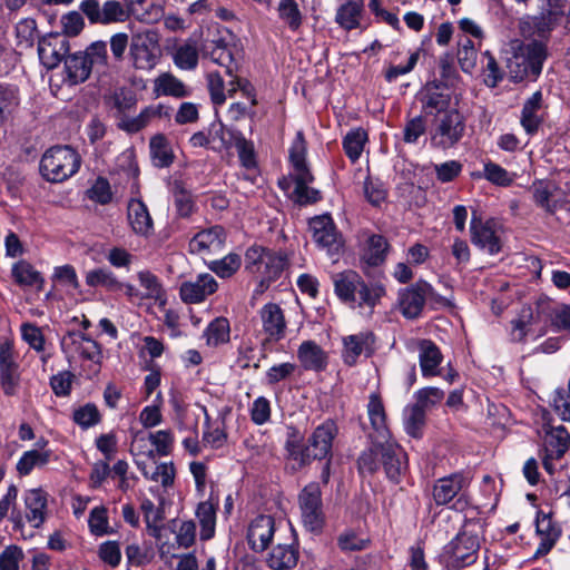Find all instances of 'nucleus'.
<instances>
[{
	"instance_id": "1a4fd4ad",
	"label": "nucleus",
	"mask_w": 570,
	"mask_h": 570,
	"mask_svg": "<svg viewBox=\"0 0 570 570\" xmlns=\"http://www.w3.org/2000/svg\"><path fill=\"white\" fill-rule=\"evenodd\" d=\"M130 57L135 68L151 70L158 63L160 48L155 32H140L132 37Z\"/></svg>"
},
{
	"instance_id": "49530a36",
	"label": "nucleus",
	"mask_w": 570,
	"mask_h": 570,
	"mask_svg": "<svg viewBox=\"0 0 570 570\" xmlns=\"http://www.w3.org/2000/svg\"><path fill=\"white\" fill-rule=\"evenodd\" d=\"M86 283L91 287L101 286L109 292H119L124 287L116 275L107 268H96L87 272Z\"/></svg>"
},
{
	"instance_id": "2eb2a0df",
	"label": "nucleus",
	"mask_w": 570,
	"mask_h": 570,
	"mask_svg": "<svg viewBox=\"0 0 570 570\" xmlns=\"http://www.w3.org/2000/svg\"><path fill=\"white\" fill-rule=\"evenodd\" d=\"M62 350L66 353H76L81 358L92 363L91 372L97 374L100 371L101 348L99 344L79 332H71L62 338Z\"/></svg>"
},
{
	"instance_id": "338daca9",
	"label": "nucleus",
	"mask_w": 570,
	"mask_h": 570,
	"mask_svg": "<svg viewBox=\"0 0 570 570\" xmlns=\"http://www.w3.org/2000/svg\"><path fill=\"white\" fill-rule=\"evenodd\" d=\"M73 421L82 429H88L98 424L101 420L98 407L92 403H87L83 406L73 411Z\"/></svg>"
},
{
	"instance_id": "6ab92c4d",
	"label": "nucleus",
	"mask_w": 570,
	"mask_h": 570,
	"mask_svg": "<svg viewBox=\"0 0 570 570\" xmlns=\"http://www.w3.org/2000/svg\"><path fill=\"white\" fill-rule=\"evenodd\" d=\"M342 360L344 364L354 366L361 355L371 356L375 350V336L372 332L365 331L346 335L342 338Z\"/></svg>"
},
{
	"instance_id": "13d9d810",
	"label": "nucleus",
	"mask_w": 570,
	"mask_h": 570,
	"mask_svg": "<svg viewBox=\"0 0 570 570\" xmlns=\"http://www.w3.org/2000/svg\"><path fill=\"white\" fill-rule=\"evenodd\" d=\"M375 444L374 446L362 452L357 460V466L361 474H373L379 470L381 464V445Z\"/></svg>"
},
{
	"instance_id": "6e6d98bb",
	"label": "nucleus",
	"mask_w": 570,
	"mask_h": 570,
	"mask_svg": "<svg viewBox=\"0 0 570 570\" xmlns=\"http://www.w3.org/2000/svg\"><path fill=\"white\" fill-rule=\"evenodd\" d=\"M50 453L48 451L30 450L23 453L17 463V470L20 474H29L33 468L43 466L48 463Z\"/></svg>"
},
{
	"instance_id": "37998d69",
	"label": "nucleus",
	"mask_w": 570,
	"mask_h": 570,
	"mask_svg": "<svg viewBox=\"0 0 570 570\" xmlns=\"http://www.w3.org/2000/svg\"><path fill=\"white\" fill-rule=\"evenodd\" d=\"M367 414L372 428L383 439L387 436L389 431L386 426V414L381 396L377 393H372L368 397Z\"/></svg>"
},
{
	"instance_id": "3c124183",
	"label": "nucleus",
	"mask_w": 570,
	"mask_h": 570,
	"mask_svg": "<svg viewBox=\"0 0 570 570\" xmlns=\"http://www.w3.org/2000/svg\"><path fill=\"white\" fill-rule=\"evenodd\" d=\"M533 322V312L529 306L521 308L518 316L511 321L510 337L513 342H523Z\"/></svg>"
},
{
	"instance_id": "58836bf2",
	"label": "nucleus",
	"mask_w": 570,
	"mask_h": 570,
	"mask_svg": "<svg viewBox=\"0 0 570 570\" xmlns=\"http://www.w3.org/2000/svg\"><path fill=\"white\" fill-rule=\"evenodd\" d=\"M314 180L311 171L294 174L295 188L293 199L299 205L314 204L321 199V193L308 186Z\"/></svg>"
},
{
	"instance_id": "4d7b16f0",
	"label": "nucleus",
	"mask_w": 570,
	"mask_h": 570,
	"mask_svg": "<svg viewBox=\"0 0 570 570\" xmlns=\"http://www.w3.org/2000/svg\"><path fill=\"white\" fill-rule=\"evenodd\" d=\"M240 256L237 254H228L222 259L213 261L208 267L212 272L222 278H228L233 276L240 267Z\"/></svg>"
},
{
	"instance_id": "bf43d9fd",
	"label": "nucleus",
	"mask_w": 570,
	"mask_h": 570,
	"mask_svg": "<svg viewBox=\"0 0 570 570\" xmlns=\"http://www.w3.org/2000/svg\"><path fill=\"white\" fill-rule=\"evenodd\" d=\"M148 440L155 448V455L167 456L173 452L175 438L171 430H158L149 433Z\"/></svg>"
},
{
	"instance_id": "473e14b6",
	"label": "nucleus",
	"mask_w": 570,
	"mask_h": 570,
	"mask_svg": "<svg viewBox=\"0 0 570 570\" xmlns=\"http://www.w3.org/2000/svg\"><path fill=\"white\" fill-rule=\"evenodd\" d=\"M363 11L364 0H343L336 10L335 22L351 31L360 27Z\"/></svg>"
},
{
	"instance_id": "6e6552de",
	"label": "nucleus",
	"mask_w": 570,
	"mask_h": 570,
	"mask_svg": "<svg viewBox=\"0 0 570 570\" xmlns=\"http://www.w3.org/2000/svg\"><path fill=\"white\" fill-rule=\"evenodd\" d=\"M303 525L311 532H321L325 524L322 490L317 482L306 484L298 494Z\"/></svg>"
},
{
	"instance_id": "5701e85b",
	"label": "nucleus",
	"mask_w": 570,
	"mask_h": 570,
	"mask_svg": "<svg viewBox=\"0 0 570 570\" xmlns=\"http://www.w3.org/2000/svg\"><path fill=\"white\" fill-rule=\"evenodd\" d=\"M258 314L266 341L278 342L285 337L287 323L284 312L278 304L267 303L261 308Z\"/></svg>"
},
{
	"instance_id": "f3484780",
	"label": "nucleus",
	"mask_w": 570,
	"mask_h": 570,
	"mask_svg": "<svg viewBox=\"0 0 570 570\" xmlns=\"http://www.w3.org/2000/svg\"><path fill=\"white\" fill-rule=\"evenodd\" d=\"M313 240L325 248L331 256L337 255L343 246L333 219L328 215L316 216L309 220Z\"/></svg>"
},
{
	"instance_id": "f8f14e48",
	"label": "nucleus",
	"mask_w": 570,
	"mask_h": 570,
	"mask_svg": "<svg viewBox=\"0 0 570 570\" xmlns=\"http://www.w3.org/2000/svg\"><path fill=\"white\" fill-rule=\"evenodd\" d=\"M570 445V434L562 426L551 428L544 438L543 449L540 451L543 469L553 474L556 471L554 461L560 460Z\"/></svg>"
},
{
	"instance_id": "423d86ee",
	"label": "nucleus",
	"mask_w": 570,
	"mask_h": 570,
	"mask_svg": "<svg viewBox=\"0 0 570 570\" xmlns=\"http://www.w3.org/2000/svg\"><path fill=\"white\" fill-rule=\"evenodd\" d=\"M480 523L466 522L456 537L448 544V567L459 570L475 562L480 548Z\"/></svg>"
},
{
	"instance_id": "7ed1b4c3",
	"label": "nucleus",
	"mask_w": 570,
	"mask_h": 570,
	"mask_svg": "<svg viewBox=\"0 0 570 570\" xmlns=\"http://www.w3.org/2000/svg\"><path fill=\"white\" fill-rule=\"evenodd\" d=\"M569 0H539L537 14H527L519 21V30L523 37L548 39L551 32L567 24Z\"/></svg>"
},
{
	"instance_id": "052dcab7",
	"label": "nucleus",
	"mask_w": 570,
	"mask_h": 570,
	"mask_svg": "<svg viewBox=\"0 0 570 570\" xmlns=\"http://www.w3.org/2000/svg\"><path fill=\"white\" fill-rule=\"evenodd\" d=\"M174 205L180 217H189L195 209V202L191 194L181 184L174 185Z\"/></svg>"
},
{
	"instance_id": "a19ab883",
	"label": "nucleus",
	"mask_w": 570,
	"mask_h": 570,
	"mask_svg": "<svg viewBox=\"0 0 570 570\" xmlns=\"http://www.w3.org/2000/svg\"><path fill=\"white\" fill-rule=\"evenodd\" d=\"M286 258L283 254L271 249L265 250L259 269L254 274L265 276L267 283L276 279L285 267Z\"/></svg>"
},
{
	"instance_id": "0e129e2a",
	"label": "nucleus",
	"mask_w": 570,
	"mask_h": 570,
	"mask_svg": "<svg viewBox=\"0 0 570 570\" xmlns=\"http://www.w3.org/2000/svg\"><path fill=\"white\" fill-rule=\"evenodd\" d=\"M278 12L292 30H296L302 24V14L295 0H281Z\"/></svg>"
},
{
	"instance_id": "a878e982",
	"label": "nucleus",
	"mask_w": 570,
	"mask_h": 570,
	"mask_svg": "<svg viewBox=\"0 0 570 570\" xmlns=\"http://www.w3.org/2000/svg\"><path fill=\"white\" fill-rule=\"evenodd\" d=\"M381 461L387 478L393 482H399L407 466L406 453L403 449L393 442L383 443L381 445Z\"/></svg>"
},
{
	"instance_id": "c03bdc74",
	"label": "nucleus",
	"mask_w": 570,
	"mask_h": 570,
	"mask_svg": "<svg viewBox=\"0 0 570 570\" xmlns=\"http://www.w3.org/2000/svg\"><path fill=\"white\" fill-rule=\"evenodd\" d=\"M199 50L195 40H187L175 49L173 59L183 70H194L198 65Z\"/></svg>"
},
{
	"instance_id": "dca6fc26",
	"label": "nucleus",
	"mask_w": 570,
	"mask_h": 570,
	"mask_svg": "<svg viewBox=\"0 0 570 570\" xmlns=\"http://www.w3.org/2000/svg\"><path fill=\"white\" fill-rule=\"evenodd\" d=\"M464 130V117L455 109L450 110L440 119L432 141L442 148L453 147L463 137Z\"/></svg>"
},
{
	"instance_id": "774afa93",
	"label": "nucleus",
	"mask_w": 570,
	"mask_h": 570,
	"mask_svg": "<svg viewBox=\"0 0 570 570\" xmlns=\"http://www.w3.org/2000/svg\"><path fill=\"white\" fill-rule=\"evenodd\" d=\"M552 406L562 421L570 422V380L566 387L554 392Z\"/></svg>"
},
{
	"instance_id": "79ce46f5",
	"label": "nucleus",
	"mask_w": 570,
	"mask_h": 570,
	"mask_svg": "<svg viewBox=\"0 0 570 570\" xmlns=\"http://www.w3.org/2000/svg\"><path fill=\"white\" fill-rule=\"evenodd\" d=\"M200 525V539L206 541L214 537L216 528V507L210 501L200 502L196 509Z\"/></svg>"
},
{
	"instance_id": "39448f33",
	"label": "nucleus",
	"mask_w": 570,
	"mask_h": 570,
	"mask_svg": "<svg viewBox=\"0 0 570 570\" xmlns=\"http://www.w3.org/2000/svg\"><path fill=\"white\" fill-rule=\"evenodd\" d=\"M81 158L69 146L49 148L41 157L40 174L50 183H61L75 175L80 167Z\"/></svg>"
},
{
	"instance_id": "2f4dec72",
	"label": "nucleus",
	"mask_w": 570,
	"mask_h": 570,
	"mask_svg": "<svg viewBox=\"0 0 570 570\" xmlns=\"http://www.w3.org/2000/svg\"><path fill=\"white\" fill-rule=\"evenodd\" d=\"M127 219L131 229L141 236L153 232V219L147 206L139 199H131L127 208Z\"/></svg>"
},
{
	"instance_id": "de8ad7c7",
	"label": "nucleus",
	"mask_w": 570,
	"mask_h": 570,
	"mask_svg": "<svg viewBox=\"0 0 570 570\" xmlns=\"http://www.w3.org/2000/svg\"><path fill=\"white\" fill-rule=\"evenodd\" d=\"M425 425V411L421 405H410L404 410V429L406 433L414 438L420 439L423 434Z\"/></svg>"
},
{
	"instance_id": "9d476101",
	"label": "nucleus",
	"mask_w": 570,
	"mask_h": 570,
	"mask_svg": "<svg viewBox=\"0 0 570 570\" xmlns=\"http://www.w3.org/2000/svg\"><path fill=\"white\" fill-rule=\"evenodd\" d=\"M79 8L92 24H110L127 19L124 6L117 0H107L102 6L99 0H82Z\"/></svg>"
},
{
	"instance_id": "603ef678",
	"label": "nucleus",
	"mask_w": 570,
	"mask_h": 570,
	"mask_svg": "<svg viewBox=\"0 0 570 570\" xmlns=\"http://www.w3.org/2000/svg\"><path fill=\"white\" fill-rule=\"evenodd\" d=\"M229 322L225 317H217L209 323L205 331L207 344L217 346L229 341Z\"/></svg>"
},
{
	"instance_id": "cd10ccee",
	"label": "nucleus",
	"mask_w": 570,
	"mask_h": 570,
	"mask_svg": "<svg viewBox=\"0 0 570 570\" xmlns=\"http://www.w3.org/2000/svg\"><path fill=\"white\" fill-rule=\"evenodd\" d=\"M534 204L547 214L554 215L563 206V200L556 197L557 186L548 180H535L529 188Z\"/></svg>"
},
{
	"instance_id": "09e8293b",
	"label": "nucleus",
	"mask_w": 570,
	"mask_h": 570,
	"mask_svg": "<svg viewBox=\"0 0 570 570\" xmlns=\"http://www.w3.org/2000/svg\"><path fill=\"white\" fill-rule=\"evenodd\" d=\"M366 141L367 132L362 128L353 129L344 137V151L353 163L360 158Z\"/></svg>"
},
{
	"instance_id": "ddd939ff",
	"label": "nucleus",
	"mask_w": 570,
	"mask_h": 570,
	"mask_svg": "<svg viewBox=\"0 0 570 570\" xmlns=\"http://www.w3.org/2000/svg\"><path fill=\"white\" fill-rule=\"evenodd\" d=\"M338 433L335 421L328 419L317 425L307 439V456L309 460L331 458L334 440Z\"/></svg>"
},
{
	"instance_id": "f257e3e1",
	"label": "nucleus",
	"mask_w": 570,
	"mask_h": 570,
	"mask_svg": "<svg viewBox=\"0 0 570 570\" xmlns=\"http://www.w3.org/2000/svg\"><path fill=\"white\" fill-rule=\"evenodd\" d=\"M108 108L115 111L118 119V127L121 130L134 134L145 128L151 119L160 117V106L146 107L136 117H129L128 114L137 105L136 94L127 87H118L104 97Z\"/></svg>"
},
{
	"instance_id": "a211bd4d",
	"label": "nucleus",
	"mask_w": 570,
	"mask_h": 570,
	"mask_svg": "<svg viewBox=\"0 0 570 570\" xmlns=\"http://www.w3.org/2000/svg\"><path fill=\"white\" fill-rule=\"evenodd\" d=\"M20 381L13 343L10 340L0 341V383L6 394H14Z\"/></svg>"
},
{
	"instance_id": "4468645a",
	"label": "nucleus",
	"mask_w": 570,
	"mask_h": 570,
	"mask_svg": "<svg viewBox=\"0 0 570 570\" xmlns=\"http://www.w3.org/2000/svg\"><path fill=\"white\" fill-rule=\"evenodd\" d=\"M433 295L432 286L419 281L414 285L399 292V308L402 315L413 320L421 315L425 301Z\"/></svg>"
},
{
	"instance_id": "0eeeda50",
	"label": "nucleus",
	"mask_w": 570,
	"mask_h": 570,
	"mask_svg": "<svg viewBox=\"0 0 570 570\" xmlns=\"http://www.w3.org/2000/svg\"><path fill=\"white\" fill-rule=\"evenodd\" d=\"M471 479L463 472H455L435 480L432 499L436 507L450 505L461 509L468 503Z\"/></svg>"
},
{
	"instance_id": "7c9ffc66",
	"label": "nucleus",
	"mask_w": 570,
	"mask_h": 570,
	"mask_svg": "<svg viewBox=\"0 0 570 570\" xmlns=\"http://www.w3.org/2000/svg\"><path fill=\"white\" fill-rule=\"evenodd\" d=\"M542 121V94L540 91H535L523 105L521 125L528 134L532 135L538 131Z\"/></svg>"
},
{
	"instance_id": "bb28decb",
	"label": "nucleus",
	"mask_w": 570,
	"mask_h": 570,
	"mask_svg": "<svg viewBox=\"0 0 570 570\" xmlns=\"http://www.w3.org/2000/svg\"><path fill=\"white\" fill-rule=\"evenodd\" d=\"M297 360L305 371L322 372L327 367V353L314 341H304L297 350Z\"/></svg>"
},
{
	"instance_id": "c85d7f7f",
	"label": "nucleus",
	"mask_w": 570,
	"mask_h": 570,
	"mask_svg": "<svg viewBox=\"0 0 570 570\" xmlns=\"http://www.w3.org/2000/svg\"><path fill=\"white\" fill-rule=\"evenodd\" d=\"M202 52L204 57H209L213 62L224 67L226 75L233 76L235 65L233 52L222 38L206 40L203 45Z\"/></svg>"
},
{
	"instance_id": "a18cd8bd",
	"label": "nucleus",
	"mask_w": 570,
	"mask_h": 570,
	"mask_svg": "<svg viewBox=\"0 0 570 570\" xmlns=\"http://www.w3.org/2000/svg\"><path fill=\"white\" fill-rule=\"evenodd\" d=\"M150 155L157 167H168L174 161V153L164 135H156L149 142Z\"/></svg>"
},
{
	"instance_id": "412c9836",
	"label": "nucleus",
	"mask_w": 570,
	"mask_h": 570,
	"mask_svg": "<svg viewBox=\"0 0 570 570\" xmlns=\"http://www.w3.org/2000/svg\"><path fill=\"white\" fill-rule=\"evenodd\" d=\"M226 242V232L215 225L198 232L189 242V250L202 256L218 254Z\"/></svg>"
},
{
	"instance_id": "e2e57ef3",
	"label": "nucleus",
	"mask_w": 570,
	"mask_h": 570,
	"mask_svg": "<svg viewBox=\"0 0 570 570\" xmlns=\"http://www.w3.org/2000/svg\"><path fill=\"white\" fill-rule=\"evenodd\" d=\"M87 197L100 205H107L112 200V191L109 181L105 177H98L86 191Z\"/></svg>"
},
{
	"instance_id": "b1692460",
	"label": "nucleus",
	"mask_w": 570,
	"mask_h": 570,
	"mask_svg": "<svg viewBox=\"0 0 570 570\" xmlns=\"http://www.w3.org/2000/svg\"><path fill=\"white\" fill-rule=\"evenodd\" d=\"M218 288L215 277L210 274H199L195 279L184 282L179 288L183 302L198 304L213 295Z\"/></svg>"
},
{
	"instance_id": "393cba45",
	"label": "nucleus",
	"mask_w": 570,
	"mask_h": 570,
	"mask_svg": "<svg viewBox=\"0 0 570 570\" xmlns=\"http://www.w3.org/2000/svg\"><path fill=\"white\" fill-rule=\"evenodd\" d=\"M419 352V364L423 377L430 379L441 375L440 365L443 354L439 346L431 340L421 338L415 342Z\"/></svg>"
},
{
	"instance_id": "72a5a7b5",
	"label": "nucleus",
	"mask_w": 570,
	"mask_h": 570,
	"mask_svg": "<svg viewBox=\"0 0 570 570\" xmlns=\"http://www.w3.org/2000/svg\"><path fill=\"white\" fill-rule=\"evenodd\" d=\"M298 561V550L293 543L278 542L267 557V564L274 570H289Z\"/></svg>"
},
{
	"instance_id": "5fc2aeb1",
	"label": "nucleus",
	"mask_w": 570,
	"mask_h": 570,
	"mask_svg": "<svg viewBox=\"0 0 570 570\" xmlns=\"http://www.w3.org/2000/svg\"><path fill=\"white\" fill-rule=\"evenodd\" d=\"M289 160L294 167L295 174L309 171L306 164V142L302 131L296 134L289 149Z\"/></svg>"
},
{
	"instance_id": "aec40b11",
	"label": "nucleus",
	"mask_w": 570,
	"mask_h": 570,
	"mask_svg": "<svg viewBox=\"0 0 570 570\" xmlns=\"http://www.w3.org/2000/svg\"><path fill=\"white\" fill-rule=\"evenodd\" d=\"M276 533L275 520L271 515L261 514L254 518L247 528V542L255 552L265 551Z\"/></svg>"
},
{
	"instance_id": "680f3d73",
	"label": "nucleus",
	"mask_w": 570,
	"mask_h": 570,
	"mask_svg": "<svg viewBox=\"0 0 570 570\" xmlns=\"http://www.w3.org/2000/svg\"><path fill=\"white\" fill-rule=\"evenodd\" d=\"M173 524L177 546L184 549L191 547L196 540L195 522L193 520L180 521L179 523L173 521Z\"/></svg>"
},
{
	"instance_id": "e433bc0d",
	"label": "nucleus",
	"mask_w": 570,
	"mask_h": 570,
	"mask_svg": "<svg viewBox=\"0 0 570 570\" xmlns=\"http://www.w3.org/2000/svg\"><path fill=\"white\" fill-rule=\"evenodd\" d=\"M154 94L157 97L171 96L184 98L189 95L187 86L170 72H163L154 80Z\"/></svg>"
},
{
	"instance_id": "20e7f679",
	"label": "nucleus",
	"mask_w": 570,
	"mask_h": 570,
	"mask_svg": "<svg viewBox=\"0 0 570 570\" xmlns=\"http://www.w3.org/2000/svg\"><path fill=\"white\" fill-rule=\"evenodd\" d=\"M547 58V48L541 41L533 40L523 43L519 40L511 42V56L507 58L509 77L520 82L529 77L537 78Z\"/></svg>"
},
{
	"instance_id": "f03ea898",
	"label": "nucleus",
	"mask_w": 570,
	"mask_h": 570,
	"mask_svg": "<svg viewBox=\"0 0 570 570\" xmlns=\"http://www.w3.org/2000/svg\"><path fill=\"white\" fill-rule=\"evenodd\" d=\"M332 279L336 296L345 304L373 308L385 295L382 284L366 283L357 272L352 269L336 273Z\"/></svg>"
},
{
	"instance_id": "4c0bfd02",
	"label": "nucleus",
	"mask_w": 570,
	"mask_h": 570,
	"mask_svg": "<svg viewBox=\"0 0 570 570\" xmlns=\"http://www.w3.org/2000/svg\"><path fill=\"white\" fill-rule=\"evenodd\" d=\"M537 532L541 541L537 548L535 557L544 556L556 544L560 537V530L553 524L549 515H543L537 520Z\"/></svg>"
},
{
	"instance_id": "69168bd1",
	"label": "nucleus",
	"mask_w": 570,
	"mask_h": 570,
	"mask_svg": "<svg viewBox=\"0 0 570 570\" xmlns=\"http://www.w3.org/2000/svg\"><path fill=\"white\" fill-rule=\"evenodd\" d=\"M16 37L18 46L29 48L37 38V23L33 19L26 18L16 26Z\"/></svg>"
},
{
	"instance_id": "864d4df0",
	"label": "nucleus",
	"mask_w": 570,
	"mask_h": 570,
	"mask_svg": "<svg viewBox=\"0 0 570 570\" xmlns=\"http://www.w3.org/2000/svg\"><path fill=\"white\" fill-rule=\"evenodd\" d=\"M12 276L16 282L23 286L41 287L43 279L38 271L29 263L21 261L13 265Z\"/></svg>"
},
{
	"instance_id": "9b49d317",
	"label": "nucleus",
	"mask_w": 570,
	"mask_h": 570,
	"mask_svg": "<svg viewBox=\"0 0 570 570\" xmlns=\"http://www.w3.org/2000/svg\"><path fill=\"white\" fill-rule=\"evenodd\" d=\"M471 242L489 254H498L502 248L501 225L494 219L483 222L473 217L470 224Z\"/></svg>"
},
{
	"instance_id": "c9c22d12",
	"label": "nucleus",
	"mask_w": 570,
	"mask_h": 570,
	"mask_svg": "<svg viewBox=\"0 0 570 570\" xmlns=\"http://www.w3.org/2000/svg\"><path fill=\"white\" fill-rule=\"evenodd\" d=\"M65 68L67 79L71 85L86 81L91 73L90 61L83 56L82 51L76 52L65 58Z\"/></svg>"
},
{
	"instance_id": "ea45409f",
	"label": "nucleus",
	"mask_w": 570,
	"mask_h": 570,
	"mask_svg": "<svg viewBox=\"0 0 570 570\" xmlns=\"http://www.w3.org/2000/svg\"><path fill=\"white\" fill-rule=\"evenodd\" d=\"M387 250L389 243L386 238L382 235H372L367 238L362 259L368 266H379L385 261Z\"/></svg>"
},
{
	"instance_id": "f704fd0d",
	"label": "nucleus",
	"mask_w": 570,
	"mask_h": 570,
	"mask_svg": "<svg viewBox=\"0 0 570 570\" xmlns=\"http://www.w3.org/2000/svg\"><path fill=\"white\" fill-rule=\"evenodd\" d=\"M417 99L428 115L444 111L450 105L449 95L441 92L435 83H428L417 95Z\"/></svg>"
},
{
	"instance_id": "4be33fe9",
	"label": "nucleus",
	"mask_w": 570,
	"mask_h": 570,
	"mask_svg": "<svg viewBox=\"0 0 570 570\" xmlns=\"http://www.w3.org/2000/svg\"><path fill=\"white\" fill-rule=\"evenodd\" d=\"M69 51L67 38L59 33H51L38 42V56L47 69L56 68Z\"/></svg>"
},
{
	"instance_id": "c756f323",
	"label": "nucleus",
	"mask_w": 570,
	"mask_h": 570,
	"mask_svg": "<svg viewBox=\"0 0 570 570\" xmlns=\"http://www.w3.org/2000/svg\"><path fill=\"white\" fill-rule=\"evenodd\" d=\"M26 518L33 528H39L47 518V493L31 489L24 494Z\"/></svg>"
},
{
	"instance_id": "8fccbe9b",
	"label": "nucleus",
	"mask_w": 570,
	"mask_h": 570,
	"mask_svg": "<svg viewBox=\"0 0 570 570\" xmlns=\"http://www.w3.org/2000/svg\"><path fill=\"white\" fill-rule=\"evenodd\" d=\"M88 527L96 537L111 534L114 530L109 524L108 509L104 505L95 507L89 512Z\"/></svg>"
}]
</instances>
